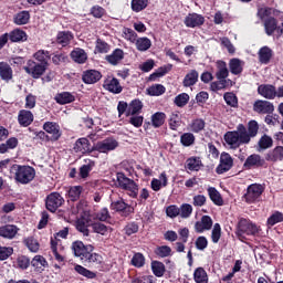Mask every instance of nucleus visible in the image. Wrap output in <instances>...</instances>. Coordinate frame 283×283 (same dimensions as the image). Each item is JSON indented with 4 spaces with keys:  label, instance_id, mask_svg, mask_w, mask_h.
<instances>
[{
    "label": "nucleus",
    "instance_id": "51",
    "mask_svg": "<svg viewBox=\"0 0 283 283\" xmlns=\"http://www.w3.org/2000/svg\"><path fill=\"white\" fill-rule=\"evenodd\" d=\"M145 263H146V258L144 256V253L142 252H136L133 254V258H132V265L137 268V269H140V268H144L145 266Z\"/></svg>",
    "mask_w": 283,
    "mask_h": 283
},
{
    "label": "nucleus",
    "instance_id": "43",
    "mask_svg": "<svg viewBox=\"0 0 283 283\" xmlns=\"http://www.w3.org/2000/svg\"><path fill=\"white\" fill-rule=\"evenodd\" d=\"M19 146V139L15 137H11L6 140L4 144L0 145V154H6L10 149H15Z\"/></svg>",
    "mask_w": 283,
    "mask_h": 283
},
{
    "label": "nucleus",
    "instance_id": "44",
    "mask_svg": "<svg viewBox=\"0 0 283 283\" xmlns=\"http://www.w3.org/2000/svg\"><path fill=\"white\" fill-rule=\"evenodd\" d=\"M166 118H167V116L164 112L154 113L153 116H151L153 127L160 128L161 126L165 125Z\"/></svg>",
    "mask_w": 283,
    "mask_h": 283
},
{
    "label": "nucleus",
    "instance_id": "58",
    "mask_svg": "<svg viewBox=\"0 0 283 283\" xmlns=\"http://www.w3.org/2000/svg\"><path fill=\"white\" fill-rule=\"evenodd\" d=\"M190 101V96L188 93L184 92V93H179V95H177L175 97V105L178 107H185L188 102Z\"/></svg>",
    "mask_w": 283,
    "mask_h": 283
},
{
    "label": "nucleus",
    "instance_id": "12",
    "mask_svg": "<svg viewBox=\"0 0 283 283\" xmlns=\"http://www.w3.org/2000/svg\"><path fill=\"white\" fill-rule=\"evenodd\" d=\"M76 230L82 233L84 237L90 235L88 228H92V217L87 213H84L75 221Z\"/></svg>",
    "mask_w": 283,
    "mask_h": 283
},
{
    "label": "nucleus",
    "instance_id": "56",
    "mask_svg": "<svg viewBox=\"0 0 283 283\" xmlns=\"http://www.w3.org/2000/svg\"><path fill=\"white\" fill-rule=\"evenodd\" d=\"M180 143L184 147H191V145L196 144V135L192 133H185L180 136Z\"/></svg>",
    "mask_w": 283,
    "mask_h": 283
},
{
    "label": "nucleus",
    "instance_id": "28",
    "mask_svg": "<svg viewBox=\"0 0 283 283\" xmlns=\"http://www.w3.org/2000/svg\"><path fill=\"white\" fill-rule=\"evenodd\" d=\"M279 21L276 20L275 17H269L268 19L264 20V29H265V34L269 36H272L275 31L279 32Z\"/></svg>",
    "mask_w": 283,
    "mask_h": 283
},
{
    "label": "nucleus",
    "instance_id": "14",
    "mask_svg": "<svg viewBox=\"0 0 283 283\" xmlns=\"http://www.w3.org/2000/svg\"><path fill=\"white\" fill-rule=\"evenodd\" d=\"M43 130L51 134L50 142H59L62 137V130L57 123L46 122L43 124Z\"/></svg>",
    "mask_w": 283,
    "mask_h": 283
},
{
    "label": "nucleus",
    "instance_id": "62",
    "mask_svg": "<svg viewBox=\"0 0 283 283\" xmlns=\"http://www.w3.org/2000/svg\"><path fill=\"white\" fill-rule=\"evenodd\" d=\"M95 51L97 53H107L111 51L109 43L105 42L104 40H101V38H97Z\"/></svg>",
    "mask_w": 283,
    "mask_h": 283
},
{
    "label": "nucleus",
    "instance_id": "27",
    "mask_svg": "<svg viewBox=\"0 0 283 283\" xmlns=\"http://www.w3.org/2000/svg\"><path fill=\"white\" fill-rule=\"evenodd\" d=\"M70 56L73 62L77 63V65H84L87 62V54L82 48H75L70 53Z\"/></svg>",
    "mask_w": 283,
    "mask_h": 283
},
{
    "label": "nucleus",
    "instance_id": "30",
    "mask_svg": "<svg viewBox=\"0 0 283 283\" xmlns=\"http://www.w3.org/2000/svg\"><path fill=\"white\" fill-rule=\"evenodd\" d=\"M8 35H9V41L11 43L28 41V33L23 30H20V28H15L11 32H9Z\"/></svg>",
    "mask_w": 283,
    "mask_h": 283
},
{
    "label": "nucleus",
    "instance_id": "64",
    "mask_svg": "<svg viewBox=\"0 0 283 283\" xmlns=\"http://www.w3.org/2000/svg\"><path fill=\"white\" fill-rule=\"evenodd\" d=\"M281 222H283V213L281 211H275L268 219V224L269 226H275V224L281 223Z\"/></svg>",
    "mask_w": 283,
    "mask_h": 283
},
{
    "label": "nucleus",
    "instance_id": "26",
    "mask_svg": "<svg viewBox=\"0 0 283 283\" xmlns=\"http://www.w3.org/2000/svg\"><path fill=\"white\" fill-rule=\"evenodd\" d=\"M74 40V33L71 31H59L55 38L56 44L66 48Z\"/></svg>",
    "mask_w": 283,
    "mask_h": 283
},
{
    "label": "nucleus",
    "instance_id": "5",
    "mask_svg": "<svg viewBox=\"0 0 283 283\" xmlns=\"http://www.w3.org/2000/svg\"><path fill=\"white\" fill-rule=\"evenodd\" d=\"M111 211L117 213L123 219H127L133 217L135 208L127 203L125 199L119 198L111 202Z\"/></svg>",
    "mask_w": 283,
    "mask_h": 283
},
{
    "label": "nucleus",
    "instance_id": "37",
    "mask_svg": "<svg viewBox=\"0 0 283 283\" xmlns=\"http://www.w3.org/2000/svg\"><path fill=\"white\" fill-rule=\"evenodd\" d=\"M230 73L234 74V76H239L243 72V62L238 57L230 59L229 62Z\"/></svg>",
    "mask_w": 283,
    "mask_h": 283
},
{
    "label": "nucleus",
    "instance_id": "20",
    "mask_svg": "<svg viewBox=\"0 0 283 283\" xmlns=\"http://www.w3.org/2000/svg\"><path fill=\"white\" fill-rule=\"evenodd\" d=\"M258 94L265 99H275L277 95L276 86L272 84H261L258 86Z\"/></svg>",
    "mask_w": 283,
    "mask_h": 283
},
{
    "label": "nucleus",
    "instance_id": "52",
    "mask_svg": "<svg viewBox=\"0 0 283 283\" xmlns=\"http://www.w3.org/2000/svg\"><path fill=\"white\" fill-rule=\"evenodd\" d=\"M139 231V223L137 221H129L125 227H124V234H126L128 238L130 235L138 233Z\"/></svg>",
    "mask_w": 283,
    "mask_h": 283
},
{
    "label": "nucleus",
    "instance_id": "16",
    "mask_svg": "<svg viewBox=\"0 0 283 283\" xmlns=\"http://www.w3.org/2000/svg\"><path fill=\"white\" fill-rule=\"evenodd\" d=\"M265 165V160L262 159V157L258 154H253L248 156L247 160L243 163V169L251 170V169H258L263 168Z\"/></svg>",
    "mask_w": 283,
    "mask_h": 283
},
{
    "label": "nucleus",
    "instance_id": "23",
    "mask_svg": "<svg viewBox=\"0 0 283 283\" xmlns=\"http://www.w3.org/2000/svg\"><path fill=\"white\" fill-rule=\"evenodd\" d=\"M213 226L212 217L210 216H202L200 221H197L195 224V231L197 233H203V231L211 230Z\"/></svg>",
    "mask_w": 283,
    "mask_h": 283
},
{
    "label": "nucleus",
    "instance_id": "46",
    "mask_svg": "<svg viewBox=\"0 0 283 283\" xmlns=\"http://www.w3.org/2000/svg\"><path fill=\"white\" fill-rule=\"evenodd\" d=\"M193 280L196 283H208V273L203 268H197L193 272Z\"/></svg>",
    "mask_w": 283,
    "mask_h": 283
},
{
    "label": "nucleus",
    "instance_id": "1",
    "mask_svg": "<svg viewBox=\"0 0 283 283\" xmlns=\"http://www.w3.org/2000/svg\"><path fill=\"white\" fill-rule=\"evenodd\" d=\"M223 138L233 149H238L241 145L250 143V136L248 135L247 127L243 124H239L237 130H228Z\"/></svg>",
    "mask_w": 283,
    "mask_h": 283
},
{
    "label": "nucleus",
    "instance_id": "7",
    "mask_svg": "<svg viewBox=\"0 0 283 283\" xmlns=\"http://www.w3.org/2000/svg\"><path fill=\"white\" fill-rule=\"evenodd\" d=\"M65 203V199L60 192H51L46 196L45 207L46 210L54 213Z\"/></svg>",
    "mask_w": 283,
    "mask_h": 283
},
{
    "label": "nucleus",
    "instance_id": "13",
    "mask_svg": "<svg viewBox=\"0 0 283 283\" xmlns=\"http://www.w3.org/2000/svg\"><path fill=\"white\" fill-rule=\"evenodd\" d=\"M275 107L272 102L258 99L253 103V111L260 115L273 114Z\"/></svg>",
    "mask_w": 283,
    "mask_h": 283
},
{
    "label": "nucleus",
    "instance_id": "39",
    "mask_svg": "<svg viewBox=\"0 0 283 283\" xmlns=\"http://www.w3.org/2000/svg\"><path fill=\"white\" fill-rule=\"evenodd\" d=\"M144 103L139 99H133L127 107V117L138 115L143 111Z\"/></svg>",
    "mask_w": 283,
    "mask_h": 283
},
{
    "label": "nucleus",
    "instance_id": "10",
    "mask_svg": "<svg viewBox=\"0 0 283 283\" xmlns=\"http://www.w3.org/2000/svg\"><path fill=\"white\" fill-rule=\"evenodd\" d=\"M23 69L24 72L29 74V76L35 80L41 78L45 73V67H43V65H40V63L35 62L34 60H28V63L23 66Z\"/></svg>",
    "mask_w": 283,
    "mask_h": 283
},
{
    "label": "nucleus",
    "instance_id": "6",
    "mask_svg": "<svg viewBox=\"0 0 283 283\" xmlns=\"http://www.w3.org/2000/svg\"><path fill=\"white\" fill-rule=\"evenodd\" d=\"M265 187L262 184H251L248 187L247 193L243 195V199L248 203H255L260 200L262 193H264Z\"/></svg>",
    "mask_w": 283,
    "mask_h": 283
},
{
    "label": "nucleus",
    "instance_id": "25",
    "mask_svg": "<svg viewBox=\"0 0 283 283\" xmlns=\"http://www.w3.org/2000/svg\"><path fill=\"white\" fill-rule=\"evenodd\" d=\"M123 59H125V52L119 48L106 55V62L112 66H118Z\"/></svg>",
    "mask_w": 283,
    "mask_h": 283
},
{
    "label": "nucleus",
    "instance_id": "9",
    "mask_svg": "<svg viewBox=\"0 0 283 283\" xmlns=\"http://www.w3.org/2000/svg\"><path fill=\"white\" fill-rule=\"evenodd\" d=\"M118 148V140L114 138H106L104 140H98L93 145V150L101 154H108L114 151V149Z\"/></svg>",
    "mask_w": 283,
    "mask_h": 283
},
{
    "label": "nucleus",
    "instance_id": "8",
    "mask_svg": "<svg viewBox=\"0 0 283 283\" xmlns=\"http://www.w3.org/2000/svg\"><path fill=\"white\" fill-rule=\"evenodd\" d=\"M88 251H94V247L91 244L85 245L83 241L72 242V252L74 256L78 258L81 261L86 262Z\"/></svg>",
    "mask_w": 283,
    "mask_h": 283
},
{
    "label": "nucleus",
    "instance_id": "17",
    "mask_svg": "<svg viewBox=\"0 0 283 283\" xmlns=\"http://www.w3.org/2000/svg\"><path fill=\"white\" fill-rule=\"evenodd\" d=\"M205 17L198 13H189L185 20L184 23L186 25V28L189 29H196V28H200L201 25L205 24Z\"/></svg>",
    "mask_w": 283,
    "mask_h": 283
},
{
    "label": "nucleus",
    "instance_id": "53",
    "mask_svg": "<svg viewBox=\"0 0 283 283\" xmlns=\"http://www.w3.org/2000/svg\"><path fill=\"white\" fill-rule=\"evenodd\" d=\"M151 48V40L149 38H139L136 41V49L140 52H146Z\"/></svg>",
    "mask_w": 283,
    "mask_h": 283
},
{
    "label": "nucleus",
    "instance_id": "18",
    "mask_svg": "<svg viewBox=\"0 0 283 283\" xmlns=\"http://www.w3.org/2000/svg\"><path fill=\"white\" fill-rule=\"evenodd\" d=\"M103 87L113 94L123 93V86L120 85L118 78H115V76H107V78L103 83Z\"/></svg>",
    "mask_w": 283,
    "mask_h": 283
},
{
    "label": "nucleus",
    "instance_id": "57",
    "mask_svg": "<svg viewBox=\"0 0 283 283\" xmlns=\"http://www.w3.org/2000/svg\"><path fill=\"white\" fill-rule=\"evenodd\" d=\"M148 0H132L133 12L139 13L148 7Z\"/></svg>",
    "mask_w": 283,
    "mask_h": 283
},
{
    "label": "nucleus",
    "instance_id": "50",
    "mask_svg": "<svg viewBox=\"0 0 283 283\" xmlns=\"http://www.w3.org/2000/svg\"><path fill=\"white\" fill-rule=\"evenodd\" d=\"M17 266L22 271H27L30 265H32V261L30 258L25 256V254H20L15 260Z\"/></svg>",
    "mask_w": 283,
    "mask_h": 283
},
{
    "label": "nucleus",
    "instance_id": "60",
    "mask_svg": "<svg viewBox=\"0 0 283 283\" xmlns=\"http://www.w3.org/2000/svg\"><path fill=\"white\" fill-rule=\"evenodd\" d=\"M172 249L169 245H161L155 249V253L158 258H168L171 255Z\"/></svg>",
    "mask_w": 283,
    "mask_h": 283
},
{
    "label": "nucleus",
    "instance_id": "45",
    "mask_svg": "<svg viewBox=\"0 0 283 283\" xmlns=\"http://www.w3.org/2000/svg\"><path fill=\"white\" fill-rule=\"evenodd\" d=\"M96 166V161L94 160H88V163H86V165H83L80 167V179H87V177L90 176L91 171L93 170V168H95Z\"/></svg>",
    "mask_w": 283,
    "mask_h": 283
},
{
    "label": "nucleus",
    "instance_id": "4",
    "mask_svg": "<svg viewBox=\"0 0 283 283\" xmlns=\"http://www.w3.org/2000/svg\"><path fill=\"white\" fill-rule=\"evenodd\" d=\"M260 233V227H258L255 223H252L251 220L241 218L239 220V223L237 226L235 235L239 240L245 239L244 235H256Z\"/></svg>",
    "mask_w": 283,
    "mask_h": 283
},
{
    "label": "nucleus",
    "instance_id": "38",
    "mask_svg": "<svg viewBox=\"0 0 283 283\" xmlns=\"http://www.w3.org/2000/svg\"><path fill=\"white\" fill-rule=\"evenodd\" d=\"M201 166L202 161L200 160V157L192 156L187 159L185 168L190 171H199L201 169Z\"/></svg>",
    "mask_w": 283,
    "mask_h": 283
},
{
    "label": "nucleus",
    "instance_id": "34",
    "mask_svg": "<svg viewBox=\"0 0 283 283\" xmlns=\"http://www.w3.org/2000/svg\"><path fill=\"white\" fill-rule=\"evenodd\" d=\"M55 102L59 105L72 104V102H75V95L71 92L56 93Z\"/></svg>",
    "mask_w": 283,
    "mask_h": 283
},
{
    "label": "nucleus",
    "instance_id": "3",
    "mask_svg": "<svg viewBox=\"0 0 283 283\" xmlns=\"http://www.w3.org/2000/svg\"><path fill=\"white\" fill-rule=\"evenodd\" d=\"M117 186L127 192L130 198H138L139 186L134 181V179L128 178L123 171L116 172Z\"/></svg>",
    "mask_w": 283,
    "mask_h": 283
},
{
    "label": "nucleus",
    "instance_id": "49",
    "mask_svg": "<svg viewBox=\"0 0 283 283\" xmlns=\"http://www.w3.org/2000/svg\"><path fill=\"white\" fill-rule=\"evenodd\" d=\"M91 228L93 229V233L105 235L108 233L111 227L105 226L104 223H101V221L93 222L91 224Z\"/></svg>",
    "mask_w": 283,
    "mask_h": 283
},
{
    "label": "nucleus",
    "instance_id": "47",
    "mask_svg": "<svg viewBox=\"0 0 283 283\" xmlns=\"http://www.w3.org/2000/svg\"><path fill=\"white\" fill-rule=\"evenodd\" d=\"M150 266H151L153 274L156 277H163L165 275V272H166L165 263L160 261H153Z\"/></svg>",
    "mask_w": 283,
    "mask_h": 283
},
{
    "label": "nucleus",
    "instance_id": "31",
    "mask_svg": "<svg viewBox=\"0 0 283 283\" xmlns=\"http://www.w3.org/2000/svg\"><path fill=\"white\" fill-rule=\"evenodd\" d=\"M0 78L9 83L13 78V70L7 62H0Z\"/></svg>",
    "mask_w": 283,
    "mask_h": 283
},
{
    "label": "nucleus",
    "instance_id": "61",
    "mask_svg": "<svg viewBox=\"0 0 283 283\" xmlns=\"http://www.w3.org/2000/svg\"><path fill=\"white\" fill-rule=\"evenodd\" d=\"M86 262L87 263H94L95 265H101V263H103V256L99 253L88 251Z\"/></svg>",
    "mask_w": 283,
    "mask_h": 283
},
{
    "label": "nucleus",
    "instance_id": "35",
    "mask_svg": "<svg viewBox=\"0 0 283 283\" xmlns=\"http://www.w3.org/2000/svg\"><path fill=\"white\" fill-rule=\"evenodd\" d=\"M33 57L38 63L44 67V72H46L48 67L50 66V52L49 51H38L33 54Z\"/></svg>",
    "mask_w": 283,
    "mask_h": 283
},
{
    "label": "nucleus",
    "instance_id": "24",
    "mask_svg": "<svg viewBox=\"0 0 283 283\" xmlns=\"http://www.w3.org/2000/svg\"><path fill=\"white\" fill-rule=\"evenodd\" d=\"M31 266L34 272L43 273L45 268H49V262L42 254H35V256L31 261Z\"/></svg>",
    "mask_w": 283,
    "mask_h": 283
},
{
    "label": "nucleus",
    "instance_id": "63",
    "mask_svg": "<svg viewBox=\"0 0 283 283\" xmlns=\"http://www.w3.org/2000/svg\"><path fill=\"white\" fill-rule=\"evenodd\" d=\"M259 147L261 149H269L273 147V139L269 135L264 134L259 140Z\"/></svg>",
    "mask_w": 283,
    "mask_h": 283
},
{
    "label": "nucleus",
    "instance_id": "55",
    "mask_svg": "<svg viewBox=\"0 0 283 283\" xmlns=\"http://www.w3.org/2000/svg\"><path fill=\"white\" fill-rule=\"evenodd\" d=\"M147 93L150 96H160L166 93V88L163 84H155L148 87Z\"/></svg>",
    "mask_w": 283,
    "mask_h": 283
},
{
    "label": "nucleus",
    "instance_id": "29",
    "mask_svg": "<svg viewBox=\"0 0 283 283\" xmlns=\"http://www.w3.org/2000/svg\"><path fill=\"white\" fill-rule=\"evenodd\" d=\"M265 160L269 163H277L283 160V146H275L273 150H270L265 155Z\"/></svg>",
    "mask_w": 283,
    "mask_h": 283
},
{
    "label": "nucleus",
    "instance_id": "41",
    "mask_svg": "<svg viewBox=\"0 0 283 283\" xmlns=\"http://www.w3.org/2000/svg\"><path fill=\"white\" fill-rule=\"evenodd\" d=\"M30 19H31L30 11L23 10V11H19V13H17V14L13 17V22H14L17 25H25V24L29 23Z\"/></svg>",
    "mask_w": 283,
    "mask_h": 283
},
{
    "label": "nucleus",
    "instance_id": "19",
    "mask_svg": "<svg viewBox=\"0 0 283 283\" xmlns=\"http://www.w3.org/2000/svg\"><path fill=\"white\" fill-rule=\"evenodd\" d=\"M73 149L75 153L83 155L95 153V150H93V146H91V142L87 138L76 139Z\"/></svg>",
    "mask_w": 283,
    "mask_h": 283
},
{
    "label": "nucleus",
    "instance_id": "54",
    "mask_svg": "<svg viewBox=\"0 0 283 283\" xmlns=\"http://www.w3.org/2000/svg\"><path fill=\"white\" fill-rule=\"evenodd\" d=\"M23 242L31 252H38L40 250V243L34 237L25 238Z\"/></svg>",
    "mask_w": 283,
    "mask_h": 283
},
{
    "label": "nucleus",
    "instance_id": "32",
    "mask_svg": "<svg viewBox=\"0 0 283 283\" xmlns=\"http://www.w3.org/2000/svg\"><path fill=\"white\" fill-rule=\"evenodd\" d=\"M258 56H259V62H261L262 65H269L273 56V51L269 46H263L258 52Z\"/></svg>",
    "mask_w": 283,
    "mask_h": 283
},
{
    "label": "nucleus",
    "instance_id": "22",
    "mask_svg": "<svg viewBox=\"0 0 283 283\" xmlns=\"http://www.w3.org/2000/svg\"><path fill=\"white\" fill-rule=\"evenodd\" d=\"M34 122V114L31 111L22 108L18 114V123L21 127H29Z\"/></svg>",
    "mask_w": 283,
    "mask_h": 283
},
{
    "label": "nucleus",
    "instance_id": "15",
    "mask_svg": "<svg viewBox=\"0 0 283 283\" xmlns=\"http://www.w3.org/2000/svg\"><path fill=\"white\" fill-rule=\"evenodd\" d=\"M102 77L101 71L95 69L85 70L82 73V82L87 85L98 83Z\"/></svg>",
    "mask_w": 283,
    "mask_h": 283
},
{
    "label": "nucleus",
    "instance_id": "33",
    "mask_svg": "<svg viewBox=\"0 0 283 283\" xmlns=\"http://www.w3.org/2000/svg\"><path fill=\"white\" fill-rule=\"evenodd\" d=\"M216 66H217V73H216L217 80H226L227 77H229V69L224 60H217Z\"/></svg>",
    "mask_w": 283,
    "mask_h": 283
},
{
    "label": "nucleus",
    "instance_id": "40",
    "mask_svg": "<svg viewBox=\"0 0 283 283\" xmlns=\"http://www.w3.org/2000/svg\"><path fill=\"white\" fill-rule=\"evenodd\" d=\"M199 82V73L197 70H191L184 78V87H192Z\"/></svg>",
    "mask_w": 283,
    "mask_h": 283
},
{
    "label": "nucleus",
    "instance_id": "36",
    "mask_svg": "<svg viewBox=\"0 0 283 283\" xmlns=\"http://www.w3.org/2000/svg\"><path fill=\"white\" fill-rule=\"evenodd\" d=\"M83 193V187L73 186L67 189V202H76L80 200L81 195Z\"/></svg>",
    "mask_w": 283,
    "mask_h": 283
},
{
    "label": "nucleus",
    "instance_id": "21",
    "mask_svg": "<svg viewBox=\"0 0 283 283\" xmlns=\"http://www.w3.org/2000/svg\"><path fill=\"white\" fill-rule=\"evenodd\" d=\"M19 230L20 228L15 224L0 226V238L7 239V240H13L14 238H17Z\"/></svg>",
    "mask_w": 283,
    "mask_h": 283
},
{
    "label": "nucleus",
    "instance_id": "42",
    "mask_svg": "<svg viewBox=\"0 0 283 283\" xmlns=\"http://www.w3.org/2000/svg\"><path fill=\"white\" fill-rule=\"evenodd\" d=\"M209 192V198L210 200L217 205V207H222V205H224V200L221 197L220 192L218 191V189H216L214 187H210L208 189Z\"/></svg>",
    "mask_w": 283,
    "mask_h": 283
},
{
    "label": "nucleus",
    "instance_id": "48",
    "mask_svg": "<svg viewBox=\"0 0 283 283\" xmlns=\"http://www.w3.org/2000/svg\"><path fill=\"white\" fill-rule=\"evenodd\" d=\"M206 128V122L203 118H196L192 119V123L189 124V129L192 133L199 134L200 132H203Z\"/></svg>",
    "mask_w": 283,
    "mask_h": 283
},
{
    "label": "nucleus",
    "instance_id": "11",
    "mask_svg": "<svg viewBox=\"0 0 283 283\" xmlns=\"http://www.w3.org/2000/svg\"><path fill=\"white\" fill-rule=\"evenodd\" d=\"M233 168V157L228 151H222L219 165L216 168L217 175L227 174Z\"/></svg>",
    "mask_w": 283,
    "mask_h": 283
},
{
    "label": "nucleus",
    "instance_id": "2",
    "mask_svg": "<svg viewBox=\"0 0 283 283\" xmlns=\"http://www.w3.org/2000/svg\"><path fill=\"white\" fill-rule=\"evenodd\" d=\"M11 174H14V180L20 185H29V182L35 179L36 170L32 166L12 165Z\"/></svg>",
    "mask_w": 283,
    "mask_h": 283
},
{
    "label": "nucleus",
    "instance_id": "59",
    "mask_svg": "<svg viewBox=\"0 0 283 283\" xmlns=\"http://www.w3.org/2000/svg\"><path fill=\"white\" fill-rule=\"evenodd\" d=\"M226 104L231 107H238V96L233 92H226L223 95Z\"/></svg>",
    "mask_w": 283,
    "mask_h": 283
}]
</instances>
